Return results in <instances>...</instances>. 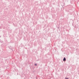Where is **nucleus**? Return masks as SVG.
<instances>
[{
    "instance_id": "7ed1b4c3",
    "label": "nucleus",
    "mask_w": 79,
    "mask_h": 79,
    "mask_svg": "<svg viewBox=\"0 0 79 79\" xmlns=\"http://www.w3.org/2000/svg\"><path fill=\"white\" fill-rule=\"evenodd\" d=\"M36 65H37L36 64H35V66H36Z\"/></svg>"
},
{
    "instance_id": "f03ea898",
    "label": "nucleus",
    "mask_w": 79,
    "mask_h": 79,
    "mask_svg": "<svg viewBox=\"0 0 79 79\" xmlns=\"http://www.w3.org/2000/svg\"><path fill=\"white\" fill-rule=\"evenodd\" d=\"M65 79H69L68 78H65Z\"/></svg>"
},
{
    "instance_id": "f257e3e1",
    "label": "nucleus",
    "mask_w": 79,
    "mask_h": 79,
    "mask_svg": "<svg viewBox=\"0 0 79 79\" xmlns=\"http://www.w3.org/2000/svg\"><path fill=\"white\" fill-rule=\"evenodd\" d=\"M63 61H65V60H66V58H65V57H64V59H63Z\"/></svg>"
}]
</instances>
